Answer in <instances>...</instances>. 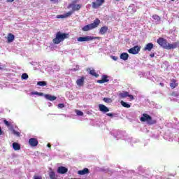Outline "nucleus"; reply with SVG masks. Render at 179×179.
<instances>
[{
	"label": "nucleus",
	"instance_id": "48",
	"mask_svg": "<svg viewBox=\"0 0 179 179\" xmlns=\"http://www.w3.org/2000/svg\"><path fill=\"white\" fill-rule=\"evenodd\" d=\"M115 1H120V0H115Z\"/></svg>",
	"mask_w": 179,
	"mask_h": 179
},
{
	"label": "nucleus",
	"instance_id": "16",
	"mask_svg": "<svg viewBox=\"0 0 179 179\" xmlns=\"http://www.w3.org/2000/svg\"><path fill=\"white\" fill-rule=\"evenodd\" d=\"M153 43H148L147 45H145V48H143V51H152L153 50Z\"/></svg>",
	"mask_w": 179,
	"mask_h": 179
},
{
	"label": "nucleus",
	"instance_id": "47",
	"mask_svg": "<svg viewBox=\"0 0 179 179\" xmlns=\"http://www.w3.org/2000/svg\"><path fill=\"white\" fill-rule=\"evenodd\" d=\"M74 9H76V7H74Z\"/></svg>",
	"mask_w": 179,
	"mask_h": 179
},
{
	"label": "nucleus",
	"instance_id": "15",
	"mask_svg": "<svg viewBox=\"0 0 179 179\" xmlns=\"http://www.w3.org/2000/svg\"><path fill=\"white\" fill-rule=\"evenodd\" d=\"M110 80H108V76L107 75H103L101 80H98L97 83H106L107 82H109Z\"/></svg>",
	"mask_w": 179,
	"mask_h": 179
},
{
	"label": "nucleus",
	"instance_id": "4",
	"mask_svg": "<svg viewBox=\"0 0 179 179\" xmlns=\"http://www.w3.org/2000/svg\"><path fill=\"white\" fill-rule=\"evenodd\" d=\"M99 24H100V20H99V18H96L93 23L84 26L82 28V30L83 31H89V30H93V29L98 27Z\"/></svg>",
	"mask_w": 179,
	"mask_h": 179
},
{
	"label": "nucleus",
	"instance_id": "6",
	"mask_svg": "<svg viewBox=\"0 0 179 179\" xmlns=\"http://www.w3.org/2000/svg\"><path fill=\"white\" fill-rule=\"evenodd\" d=\"M139 51H141V46L136 45L128 50V52L129 54H133V55H136V54H139Z\"/></svg>",
	"mask_w": 179,
	"mask_h": 179
},
{
	"label": "nucleus",
	"instance_id": "1",
	"mask_svg": "<svg viewBox=\"0 0 179 179\" xmlns=\"http://www.w3.org/2000/svg\"><path fill=\"white\" fill-rule=\"evenodd\" d=\"M157 43L165 50H175V48H178L179 47V41L173 43H169L167 40H166L164 38H159Z\"/></svg>",
	"mask_w": 179,
	"mask_h": 179
},
{
	"label": "nucleus",
	"instance_id": "2",
	"mask_svg": "<svg viewBox=\"0 0 179 179\" xmlns=\"http://www.w3.org/2000/svg\"><path fill=\"white\" fill-rule=\"evenodd\" d=\"M66 38H69V34L58 31L56 33L55 38H53L52 42L54 44H59L60 43H62V41H64V40Z\"/></svg>",
	"mask_w": 179,
	"mask_h": 179
},
{
	"label": "nucleus",
	"instance_id": "3",
	"mask_svg": "<svg viewBox=\"0 0 179 179\" xmlns=\"http://www.w3.org/2000/svg\"><path fill=\"white\" fill-rule=\"evenodd\" d=\"M140 121H141V122H147V124H148V125H155V124H157V121L156 120H153L152 118V116L146 113L143 114V117L140 118Z\"/></svg>",
	"mask_w": 179,
	"mask_h": 179
},
{
	"label": "nucleus",
	"instance_id": "13",
	"mask_svg": "<svg viewBox=\"0 0 179 179\" xmlns=\"http://www.w3.org/2000/svg\"><path fill=\"white\" fill-rule=\"evenodd\" d=\"M57 173H59V174H66V173H68V169L66 167L59 166L57 169Z\"/></svg>",
	"mask_w": 179,
	"mask_h": 179
},
{
	"label": "nucleus",
	"instance_id": "33",
	"mask_svg": "<svg viewBox=\"0 0 179 179\" xmlns=\"http://www.w3.org/2000/svg\"><path fill=\"white\" fill-rule=\"evenodd\" d=\"M3 123L5 124V125H6V127H10V123H9V122H8V120H4Z\"/></svg>",
	"mask_w": 179,
	"mask_h": 179
},
{
	"label": "nucleus",
	"instance_id": "10",
	"mask_svg": "<svg viewBox=\"0 0 179 179\" xmlns=\"http://www.w3.org/2000/svg\"><path fill=\"white\" fill-rule=\"evenodd\" d=\"M69 7L72 8L73 12H75L82 8V4H69Z\"/></svg>",
	"mask_w": 179,
	"mask_h": 179
},
{
	"label": "nucleus",
	"instance_id": "9",
	"mask_svg": "<svg viewBox=\"0 0 179 179\" xmlns=\"http://www.w3.org/2000/svg\"><path fill=\"white\" fill-rule=\"evenodd\" d=\"M119 96H120V97L122 99H125L126 97H129V99L131 100H134V96L133 95H131L129 94V92H122L119 94Z\"/></svg>",
	"mask_w": 179,
	"mask_h": 179
},
{
	"label": "nucleus",
	"instance_id": "27",
	"mask_svg": "<svg viewBox=\"0 0 179 179\" xmlns=\"http://www.w3.org/2000/svg\"><path fill=\"white\" fill-rule=\"evenodd\" d=\"M37 85L38 86H47V82H45V81H38L37 83Z\"/></svg>",
	"mask_w": 179,
	"mask_h": 179
},
{
	"label": "nucleus",
	"instance_id": "18",
	"mask_svg": "<svg viewBox=\"0 0 179 179\" xmlns=\"http://www.w3.org/2000/svg\"><path fill=\"white\" fill-rule=\"evenodd\" d=\"M89 173H90V171H89V169L87 168L78 171V174H79V176H85V174H89Z\"/></svg>",
	"mask_w": 179,
	"mask_h": 179
},
{
	"label": "nucleus",
	"instance_id": "32",
	"mask_svg": "<svg viewBox=\"0 0 179 179\" xmlns=\"http://www.w3.org/2000/svg\"><path fill=\"white\" fill-rule=\"evenodd\" d=\"M170 96H172L173 97H178V94L176 92H173Z\"/></svg>",
	"mask_w": 179,
	"mask_h": 179
},
{
	"label": "nucleus",
	"instance_id": "34",
	"mask_svg": "<svg viewBox=\"0 0 179 179\" xmlns=\"http://www.w3.org/2000/svg\"><path fill=\"white\" fill-rule=\"evenodd\" d=\"M76 114H77V115L82 116V115H83V112H82L80 110H77Z\"/></svg>",
	"mask_w": 179,
	"mask_h": 179
},
{
	"label": "nucleus",
	"instance_id": "41",
	"mask_svg": "<svg viewBox=\"0 0 179 179\" xmlns=\"http://www.w3.org/2000/svg\"><path fill=\"white\" fill-rule=\"evenodd\" d=\"M150 57L151 58H153L155 57V53L154 52L150 53Z\"/></svg>",
	"mask_w": 179,
	"mask_h": 179
},
{
	"label": "nucleus",
	"instance_id": "40",
	"mask_svg": "<svg viewBox=\"0 0 179 179\" xmlns=\"http://www.w3.org/2000/svg\"><path fill=\"white\" fill-rule=\"evenodd\" d=\"M106 115H108V117H114V114L113 113H107Z\"/></svg>",
	"mask_w": 179,
	"mask_h": 179
},
{
	"label": "nucleus",
	"instance_id": "17",
	"mask_svg": "<svg viewBox=\"0 0 179 179\" xmlns=\"http://www.w3.org/2000/svg\"><path fill=\"white\" fill-rule=\"evenodd\" d=\"M45 99L46 100H49L50 101H54L55 100H57V96H52L51 94H46L44 95Z\"/></svg>",
	"mask_w": 179,
	"mask_h": 179
},
{
	"label": "nucleus",
	"instance_id": "42",
	"mask_svg": "<svg viewBox=\"0 0 179 179\" xmlns=\"http://www.w3.org/2000/svg\"><path fill=\"white\" fill-rule=\"evenodd\" d=\"M38 96H44V93L38 92Z\"/></svg>",
	"mask_w": 179,
	"mask_h": 179
},
{
	"label": "nucleus",
	"instance_id": "20",
	"mask_svg": "<svg viewBox=\"0 0 179 179\" xmlns=\"http://www.w3.org/2000/svg\"><path fill=\"white\" fill-rule=\"evenodd\" d=\"M13 40H15V35L13 34H8L7 36V41L8 43H12L13 42Z\"/></svg>",
	"mask_w": 179,
	"mask_h": 179
},
{
	"label": "nucleus",
	"instance_id": "14",
	"mask_svg": "<svg viewBox=\"0 0 179 179\" xmlns=\"http://www.w3.org/2000/svg\"><path fill=\"white\" fill-rule=\"evenodd\" d=\"M76 85L77 86H79L81 87L85 85V77L82 76L79 79L76 80Z\"/></svg>",
	"mask_w": 179,
	"mask_h": 179
},
{
	"label": "nucleus",
	"instance_id": "28",
	"mask_svg": "<svg viewBox=\"0 0 179 179\" xmlns=\"http://www.w3.org/2000/svg\"><path fill=\"white\" fill-rule=\"evenodd\" d=\"M73 13V11H69L64 14L65 17H69Z\"/></svg>",
	"mask_w": 179,
	"mask_h": 179
},
{
	"label": "nucleus",
	"instance_id": "43",
	"mask_svg": "<svg viewBox=\"0 0 179 179\" xmlns=\"http://www.w3.org/2000/svg\"><path fill=\"white\" fill-rule=\"evenodd\" d=\"M159 85L162 86V87H164V83H160Z\"/></svg>",
	"mask_w": 179,
	"mask_h": 179
},
{
	"label": "nucleus",
	"instance_id": "31",
	"mask_svg": "<svg viewBox=\"0 0 179 179\" xmlns=\"http://www.w3.org/2000/svg\"><path fill=\"white\" fill-rule=\"evenodd\" d=\"M103 101L105 102V103H111V99H110V98H103Z\"/></svg>",
	"mask_w": 179,
	"mask_h": 179
},
{
	"label": "nucleus",
	"instance_id": "38",
	"mask_svg": "<svg viewBox=\"0 0 179 179\" xmlns=\"http://www.w3.org/2000/svg\"><path fill=\"white\" fill-rule=\"evenodd\" d=\"M111 58H112V59H113V61H117V59H118V57L116 56H112Z\"/></svg>",
	"mask_w": 179,
	"mask_h": 179
},
{
	"label": "nucleus",
	"instance_id": "46",
	"mask_svg": "<svg viewBox=\"0 0 179 179\" xmlns=\"http://www.w3.org/2000/svg\"><path fill=\"white\" fill-rule=\"evenodd\" d=\"M51 1H55V0H50Z\"/></svg>",
	"mask_w": 179,
	"mask_h": 179
},
{
	"label": "nucleus",
	"instance_id": "26",
	"mask_svg": "<svg viewBox=\"0 0 179 179\" xmlns=\"http://www.w3.org/2000/svg\"><path fill=\"white\" fill-rule=\"evenodd\" d=\"M152 19H154V20H156L157 22H160V20H161L160 17L159 15H156V14L153 15L152 16Z\"/></svg>",
	"mask_w": 179,
	"mask_h": 179
},
{
	"label": "nucleus",
	"instance_id": "7",
	"mask_svg": "<svg viewBox=\"0 0 179 179\" xmlns=\"http://www.w3.org/2000/svg\"><path fill=\"white\" fill-rule=\"evenodd\" d=\"M104 2V0H96V1L92 2V8L94 9H97V8H100Z\"/></svg>",
	"mask_w": 179,
	"mask_h": 179
},
{
	"label": "nucleus",
	"instance_id": "8",
	"mask_svg": "<svg viewBox=\"0 0 179 179\" xmlns=\"http://www.w3.org/2000/svg\"><path fill=\"white\" fill-rule=\"evenodd\" d=\"M29 143L32 148H36V146L38 145V140H37L36 138H31L29 140Z\"/></svg>",
	"mask_w": 179,
	"mask_h": 179
},
{
	"label": "nucleus",
	"instance_id": "49",
	"mask_svg": "<svg viewBox=\"0 0 179 179\" xmlns=\"http://www.w3.org/2000/svg\"><path fill=\"white\" fill-rule=\"evenodd\" d=\"M171 1H174V0H171Z\"/></svg>",
	"mask_w": 179,
	"mask_h": 179
},
{
	"label": "nucleus",
	"instance_id": "11",
	"mask_svg": "<svg viewBox=\"0 0 179 179\" xmlns=\"http://www.w3.org/2000/svg\"><path fill=\"white\" fill-rule=\"evenodd\" d=\"M177 87H178V82H177V80L174 78L171 79L170 87L171 89H176Z\"/></svg>",
	"mask_w": 179,
	"mask_h": 179
},
{
	"label": "nucleus",
	"instance_id": "39",
	"mask_svg": "<svg viewBox=\"0 0 179 179\" xmlns=\"http://www.w3.org/2000/svg\"><path fill=\"white\" fill-rule=\"evenodd\" d=\"M31 94H32V95L36 94V96H38V92H31Z\"/></svg>",
	"mask_w": 179,
	"mask_h": 179
},
{
	"label": "nucleus",
	"instance_id": "22",
	"mask_svg": "<svg viewBox=\"0 0 179 179\" xmlns=\"http://www.w3.org/2000/svg\"><path fill=\"white\" fill-rule=\"evenodd\" d=\"M13 148L14 149V150H20V144L17 143H13Z\"/></svg>",
	"mask_w": 179,
	"mask_h": 179
},
{
	"label": "nucleus",
	"instance_id": "30",
	"mask_svg": "<svg viewBox=\"0 0 179 179\" xmlns=\"http://www.w3.org/2000/svg\"><path fill=\"white\" fill-rule=\"evenodd\" d=\"M13 135H15V136H20V132L16 131L15 129L13 130Z\"/></svg>",
	"mask_w": 179,
	"mask_h": 179
},
{
	"label": "nucleus",
	"instance_id": "19",
	"mask_svg": "<svg viewBox=\"0 0 179 179\" xmlns=\"http://www.w3.org/2000/svg\"><path fill=\"white\" fill-rule=\"evenodd\" d=\"M128 58H129V55L127 52H123L120 55V59L123 61H128Z\"/></svg>",
	"mask_w": 179,
	"mask_h": 179
},
{
	"label": "nucleus",
	"instance_id": "37",
	"mask_svg": "<svg viewBox=\"0 0 179 179\" xmlns=\"http://www.w3.org/2000/svg\"><path fill=\"white\" fill-rule=\"evenodd\" d=\"M34 179H43V178L41 176H34Z\"/></svg>",
	"mask_w": 179,
	"mask_h": 179
},
{
	"label": "nucleus",
	"instance_id": "29",
	"mask_svg": "<svg viewBox=\"0 0 179 179\" xmlns=\"http://www.w3.org/2000/svg\"><path fill=\"white\" fill-rule=\"evenodd\" d=\"M22 79H29V75L27 73H24L21 76Z\"/></svg>",
	"mask_w": 179,
	"mask_h": 179
},
{
	"label": "nucleus",
	"instance_id": "5",
	"mask_svg": "<svg viewBox=\"0 0 179 179\" xmlns=\"http://www.w3.org/2000/svg\"><path fill=\"white\" fill-rule=\"evenodd\" d=\"M97 37L87 36L85 37L80 36L77 38V41H79L80 43H83L85 41H92V40H96Z\"/></svg>",
	"mask_w": 179,
	"mask_h": 179
},
{
	"label": "nucleus",
	"instance_id": "45",
	"mask_svg": "<svg viewBox=\"0 0 179 179\" xmlns=\"http://www.w3.org/2000/svg\"><path fill=\"white\" fill-rule=\"evenodd\" d=\"M48 148H51V144H48Z\"/></svg>",
	"mask_w": 179,
	"mask_h": 179
},
{
	"label": "nucleus",
	"instance_id": "12",
	"mask_svg": "<svg viewBox=\"0 0 179 179\" xmlns=\"http://www.w3.org/2000/svg\"><path fill=\"white\" fill-rule=\"evenodd\" d=\"M99 111H101V113H108L110 111V109L103 104L99 105Z\"/></svg>",
	"mask_w": 179,
	"mask_h": 179
},
{
	"label": "nucleus",
	"instance_id": "24",
	"mask_svg": "<svg viewBox=\"0 0 179 179\" xmlns=\"http://www.w3.org/2000/svg\"><path fill=\"white\" fill-rule=\"evenodd\" d=\"M90 75H92V76H94L95 78H99V75L96 73V71L94 69L90 71Z\"/></svg>",
	"mask_w": 179,
	"mask_h": 179
},
{
	"label": "nucleus",
	"instance_id": "44",
	"mask_svg": "<svg viewBox=\"0 0 179 179\" xmlns=\"http://www.w3.org/2000/svg\"><path fill=\"white\" fill-rule=\"evenodd\" d=\"M15 0H7V2H13Z\"/></svg>",
	"mask_w": 179,
	"mask_h": 179
},
{
	"label": "nucleus",
	"instance_id": "36",
	"mask_svg": "<svg viewBox=\"0 0 179 179\" xmlns=\"http://www.w3.org/2000/svg\"><path fill=\"white\" fill-rule=\"evenodd\" d=\"M58 107H59V108H64V107H65V104H64V103H59L58 104Z\"/></svg>",
	"mask_w": 179,
	"mask_h": 179
},
{
	"label": "nucleus",
	"instance_id": "23",
	"mask_svg": "<svg viewBox=\"0 0 179 179\" xmlns=\"http://www.w3.org/2000/svg\"><path fill=\"white\" fill-rule=\"evenodd\" d=\"M49 177L50 179H57V175H55V172H54L53 171L49 173Z\"/></svg>",
	"mask_w": 179,
	"mask_h": 179
},
{
	"label": "nucleus",
	"instance_id": "21",
	"mask_svg": "<svg viewBox=\"0 0 179 179\" xmlns=\"http://www.w3.org/2000/svg\"><path fill=\"white\" fill-rule=\"evenodd\" d=\"M108 30V27L104 26L101 27L99 30V33L103 35L106 34Z\"/></svg>",
	"mask_w": 179,
	"mask_h": 179
},
{
	"label": "nucleus",
	"instance_id": "25",
	"mask_svg": "<svg viewBox=\"0 0 179 179\" xmlns=\"http://www.w3.org/2000/svg\"><path fill=\"white\" fill-rule=\"evenodd\" d=\"M122 107H124L125 108H129L131 107V105L127 103V102H124V101H121L120 102Z\"/></svg>",
	"mask_w": 179,
	"mask_h": 179
},
{
	"label": "nucleus",
	"instance_id": "35",
	"mask_svg": "<svg viewBox=\"0 0 179 179\" xmlns=\"http://www.w3.org/2000/svg\"><path fill=\"white\" fill-rule=\"evenodd\" d=\"M58 19H65V14L57 16Z\"/></svg>",
	"mask_w": 179,
	"mask_h": 179
}]
</instances>
